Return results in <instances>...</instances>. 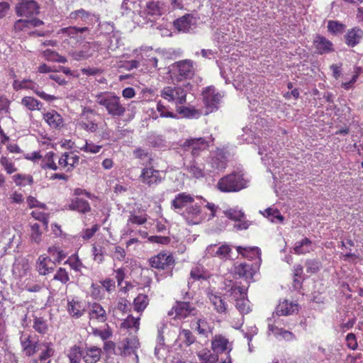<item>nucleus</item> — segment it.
Wrapping results in <instances>:
<instances>
[{
    "mask_svg": "<svg viewBox=\"0 0 363 363\" xmlns=\"http://www.w3.org/2000/svg\"><path fill=\"white\" fill-rule=\"evenodd\" d=\"M96 102L105 108L107 113L113 117H121L126 111L125 105L121 103V97L114 92H101L96 96Z\"/></svg>",
    "mask_w": 363,
    "mask_h": 363,
    "instance_id": "nucleus-1",
    "label": "nucleus"
},
{
    "mask_svg": "<svg viewBox=\"0 0 363 363\" xmlns=\"http://www.w3.org/2000/svg\"><path fill=\"white\" fill-rule=\"evenodd\" d=\"M247 186V180L241 172H233L221 177L216 188L221 192H238Z\"/></svg>",
    "mask_w": 363,
    "mask_h": 363,
    "instance_id": "nucleus-2",
    "label": "nucleus"
},
{
    "mask_svg": "<svg viewBox=\"0 0 363 363\" xmlns=\"http://www.w3.org/2000/svg\"><path fill=\"white\" fill-rule=\"evenodd\" d=\"M172 67L174 78L178 82L192 79L196 73L195 62L189 59L175 62Z\"/></svg>",
    "mask_w": 363,
    "mask_h": 363,
    "instance_id": "nucleus-3",
    "label": "nucleus"
},
{
    "mask_svg": "<svg viewBox=\"0 0 363 363\" xmlns=\"http://www.w3.org/2000/svg\"><path fill=\"white\" fill-rule=\"evenodd\" d=\"M186 91L179 86H166L160 91V96L176 105H183L186 102Z\"/></svg>",
    "mask_w": 363,
    "mask_h": 363,
    "instance_id": "nucleus-4",
    "label": "nucleus"
},
{
    "mask_svg": "<svg viewBox=\"0 0 363 363\" xmlns=\"http://www.w3.org/2000/svg\"><path fill=\"white\" fill-rule=\"evenodd\" d=\"M12 86L16 91L21 89L32 90L38 96L48 102L57 99V97L54 95H50L43 91H40L38 89V85L31 79H14Z\"/></svg>",
    "mask_w": 363,
    "mask_h": 363,
    "instance_id": "nucleus-5",
    "label": "nucleus"
},
{
    "mask_svg": "<svg viewBox=\"0 0 363 363\" xmlns=\"http://www.w3.org/2000/svg\"><path fill=\"white\" fill-rule=\"evenodd\" d=\"M22 352L28 357H33L39 350V338L35 334L21 333L19 338Z\"/></svg>",
    "mask_w": 363,
    "mask_h": 363,
    "instance_id": "nucleus-6",
    "label": "nucleus"
},
{
    "mask_svg": "<svg viewBox=\"0 0 363 363\" xmlns=\"http://www.w3.org/2000/svg\"><path fill=\"white\" fill-rule=\"evenodd\" d=\"M151 267L157 270H169L175 264V259L172 253L162 251L149 259Z\"/></svg>",
    "mask_w": 363,
    "mask_h": 363,
    "instance_id": "nucleus-7",
    "label": "nucleus"
},
{
    "mask_svg": "<svg viewBox=\"0 0 363 363\" xmlns=\"http://www.w3.org/2000/svg\"><path fill=\"white\" fill-rule=\"evenodd\" d=\"M99 49L100 44L99 43L94 41L86 42L82 46L80 50L69 51V55L77 61L84 60L94 56V53L99 52Z\"/></svg>",
    "mask_w": 363,
    "mask_h": 363,
    "instance_id": "nucleus-8",
    "label": "nucleus"
},
{
    "mask_svg": "<svg viewBox=\"0 0 363 363\" xmlns=\"http://www.w3.org/2000/svg\"><path fill=\"white\" fill-rule=\"evenodd\" d=\"M163 178L161 172L152 166L145 167L142 169L139 176V180L148 187H152L160 184Z\"/></svg>",
    "mask_w": 363,
    "mask_h": 363,
    "instance_id": "nucleus-9",
    "label": "nucleus"
},
{
    "mask_svg": "<svg viewBox=\"0 0 363 363\" xmlns=\"http://www.w3.org/2000/svg\"><path fill=\"white\" fill-rule=\"evenodd\" d=\"M57 171L71 172L79 164V157L73 152H65L60 155H57Z\"/></svg>",
    "mask_w": 363,
    "mask_h": 363,
    "instance_id": "nucleus-10",
    "label": "nucleus"
},
{
    "mask_svg": "<svg viewBox=\"0 0 363 363\" xmlns=\"http://www.w3.org/2000/svg\"><path fill=\"white\" fill-rule=\"evenodd\" d=\"M259 264L250 262H237L234 265L235 274L247 281L252 280L254 275L259 270Z\"/></svg>",
    "mask_w": 363,
    "mask_h": 363,
    "instance_id": "nucleus-11",
    "label": "nucleus"
},
{
    "mask_svg": "<svg viewBox=\"0 0 363 363\" xmlns=\"http://www.w3.org/2000/svg\"><path fill=\"white\" fill-rule=\"evenodd\" d=\"M208 142L203 138H191L186 139L182 147L185 151H191L194 157H198L201 152L206 150L208 147Z\"/></svg>",
    "mask_w": 363,
    "mask_h": 363,
    "instance_id": "nucleus-12",
    "label": "nucleus"
},
{
    "mask_svg": "<svg viewBox=\"0 0 363 363\" xmlns=\"http://www.w3.org/2000/svg\"><path fill=\"white\" fill-rule=\"evenodd\" d=\"M87 314L89 325L93 323H103L108 319V314L104 308L98 302L89 303Z\"/></svg>",
    "mask_w": 363,
    "mask_h": 363,
    "instance_id": "nucleus-13",
    "label": "nucleus"
},
{
    "mask_svg": "<svg viewBox=\"0 0 363 363\" xmlns=\"http://www.w3.org/2000/svg\"><path fill=\"white\" fill-rule=\"evenodd\" d=\"M196 308L192 303L186 301H177L168 313L169 315L175 314V319L182 320L191 315H195Z\"/></svg>",
    "mask_w": 363,
    "mask_h": 363,
    "instance_id": "nucleus-14",
    "label": "nucleus"
},
{
    "mask_svg": "<svg viewBox=\"0 0 363 363\" xmlns=\"http://www.w3.org/2000/svg\"><path fill=\"white\" fill-rule=\"evenodd\" d=\"M40 6L34 0H21L16 6V13L18 16L29 17L39 13Z\"/></svg>",
    "mask_w": 363,
    "mask_h": 363,
    "instance_id": "nucleus-15",
    "label": "nucleus"
},
{
    "mask_svg": "<svg viewBox=\"0 0 363 363\" xmlns=\"http://www.w3.org/2000/svg\"><path fill=\"white\" fill-rule=\"evenodd\" d=\"M165 12V4L159 0H150L145 4L143 13L147 17L157 19Z\"/></svg>",
    "mask_w": 363,
    "mask_h": 363,
    "instance_id": "nucleus-16",
    "label": "nucleus"
},
{
    "mask_svg": "<svg viewBox=\"0 0 363 363\" xmlns=\"http://www.w3.org/2000/svg\"><path fill=\"white\" fill-rule=\"evenodd\" d=\"M139 346V341L137 337L131 336L120 341L115 351V354L126 356L134 352Z\"/></svg>",
    "mask_w": 363,
    "mask_h": 363,
    "instance_id": "nucleus-17",
    "label": "nucleus"
},
{
    "mask_svg": "<svg viewBox=\"0 0 363 363\" xmlns=\"http://www.w3.org/2000/svg\"><path fill=\"white\" fill-rule=\"evenodd\" d=\"M236 250L239 255L245 258V262H250L251 263L261 265V250L257 247H236Z\"/></svg>",
    "mask_w": 363,
    "mask_h": 363,
    "instance_id": "nucleus-18",
    "label": "nucleus"
},
{
    "mask_svg": "<svg viewBox=\"0 0 363 363\" xmlns=\"http://www.w3.org/2000/svg\"><path fill=\"white\" fill-rule=\"evenodd\" d=\"M211 350L218 355L225 352L230 353L233 350V344L224 335H216L211 339Z\"/></svg>",
    "mask_w": 363,
    "mask_h": 363,
    "instance_id": "nucleus-19",
    "label": "nucleus"
},
{
    "mask_svg": "<svg viewBox=\"0 0 363 363\" xmlns=\"http://www.w3.org/2000/svg\"><path fill=\"white\" fill-rule=\"evenodd\" d=\"M66 308L69 316L75 319L81 318L86 311L85 302L76 298L68 299Z\"/></svg>",
    "mask_w": 363,
    "mask_h": 363,
    "instance_id": "nucleus-20",
    "label": "nucleus"
},
{
    "mask_svg": "<svg viewBox=\"0 0 363 363\" xmlns=\"http://www.w3.org/2000/svg\"><path fill=\"white\" fill-rule=\"evenodd\" d=\"M207 252L211 257H218L223 260H227L230 258L232 248L230 245L226 243H224L220 246L216 244L210 245L207 247Z\"/></svg>",
    "mask_w": 363,
    "mask_h": 363,
    "instance_id": "nucleus-21",
    "label": "nucleus"
},
{
    "mask_svg": "<svg viewBox=\"0 0 363 363\" xmlns=\"http://www.w3.org/2000/svg\"><path fill=\"white\" fill-rule=\"evenodd\" d=\"M55 354V349L51 342L41 344V351L37 358L31 359L28 363H51L50 358Z\"/></svg>",
    "mask_w": 363,
    "mask_h": 363,
    "instance_id": "nucleus-22",
    "label": "nucleus"
},
{
    "mask_svg": "<svg viewBox=\"0 0 363 363\" xmlns=\"http://www.w3.org/2000/svg\"><path fill=\"white\" fill-rule=\"evenodd\" d=\"M315 52L318 55L330 53L334 51L333 43L321 35H316L313 41Z\"/></svg>",
    "mask_w": 363,
    "mask_h": 363,
    "instance_id": "nucleus-23",
    "label": "nucleus"
},
{
    "mask_svg": "<svg viewBox=\"0 0 363 363\" xmlns=\"http://www.w3.org/2000/svg\"><path fill=\"white\" fill-rule=\"evenodd\" d=\"M194 202V197L186 192H182L177 194L171 202V208L176 211L186 208L189 204Z\"/></svg>",
    "mask_w": 363,
    "mask_h": 363,
    "instance_id": "nucleus-24",
    "label": "nucleus"
},
{
    "mask_svg": "<svg viewBox=\"0 0 363 363\" xmlns=\"http://www.w3.org/2000/svg\"><path fill=\"white\" fill-rule=\"evenodd\" d=\"M344 40L348 47H355L363 40V30L357 26L348 29L344 35Z\"/></svg>",
    "mask_w": 363,
    "mask_h": 363,
    "instance_id": "nucleus-25",
    "label": "nucleus"
},
{
    "mask_svg": "<svg viewBox=\"0 0 363 363\" xmlns=\"http://www.w3.org/2000/svg\"><path fill=\"white\" fill-rule=\"evenodd\" d=\"M55 266V262L45 255H40L36 264L37 270L41 275H46L52 272Z\"/></svg>",
    "mask_w": 363,
    "mask_h": 363,
    "instance_id": "nucleus-26",
    "label": "nucleus"
},
{
    "mask_svg": "<svg viewBox=\"0 0 363 363\" xmlns=\"http://www.w3.org/2000/svg\"><path fill=\"white\" fill-rule=\"evenodd\" d=\"M182 216L190 225H196L201 222V209L199 205H191L185 209Z\"/></svg>",
    "mask_w": 363,
    "mask_h": 363,
    "instance_id": "nucleus-27",
    "label": "nucleus"
},
{
    "mask_svg": "<svg viewBox=\"0 0 363 363\" xmlns=\"http://www.w3.org/2000/svg\"><path fill=\"white\" fill-rule=\"evenodd\" d=\"M43 119L51 128L60 129L64 126L63 118L55 110L45 113Z\"/></svg>",
    "mask_w": 363,
    "mask_h": 363,
    "instance_id": "nucleus-28",
    "label": "nucleus"
},
{
    "mask_svg": "<svg viewBox=\"0 0 363 363\" xmlns=\"http://www.w3.org/2000/svg\"><path fill=\"white\" fill-rule=\"evenodd\" d=\"M68 208L82 213H86L91 211V206L88 201L79 197L71 199L68 203Z\"/></svg>",
    "mask_w": 363,
    "mask_h": 363,
    "instance_id": "nucleus-29",
    "label": "nucleus"
},
{
    "mask_svg": "<svg viewBox=\"0 0 363 363\" xmlns=\"http://www.w3.org/2000/svg\"><path fill=\"white\" fill-rule=\"evenodd\" d=\"M194 21H195V18L191 14H185L176 19L173 24L177 30L186 33L191 28Z\"/></svg>",
    "mask_w": 363,
    "mask_h": 363,
    "instance_id": "nucleus-30",
    "label": "nucleus"
},
{
    "mask_svg": "<svg viewBox=\"0 0 363 363\" xmlns=\"http://www.w3.org/2000/svg\"><path fill=\"white\" fill-rule=\"evenodd\" d=\"M298 311V305L284 300L280 302L276 309L278 315H289Z\"/></svg>",
    "mask_w": 363,
    "mask_h": 363,
    "instance_id": "nucleus-31",
    "label": "nucleus"
},
{
    "mask_svg": "<svg viewBox=\"0 0 363 363\" xmlns=\"http://www.w3.org/2000/svg\"><path fill=\"white\" fill-rule=\"evenodd\" d=\"M187 173L193 179H201L206 177V172L203 164H200L195 161L191 162L186 167Z\"/></svg>",
    "mask_w": 363,
    "mask_h": 363,
    "instance_id": "nucleus-32",
    "label": "nucleus"
},
{
    "mask_svg": "<svg viewBox=\"0 0 363 363\" xmlns=\"http://www.w3.org/2000/svg\"><path fill=\"white\" fill-rule=\"evenodd\" d=\"M140 327V318H135L132 315L127 316L121 323V329L125 330L130 334L136 333Z\"/></svg>",
    "mask_w": 363,
    "mask_h": 363,
    "instance_id": "nucleus-33",
    "label": "nucleus"
},
{
    "mask_svg": "<svg viewBox=\"0 0 363 363\" xmlns=\"http://www.w3.org/2000/svg\"><path fill=\"white\" fill-rule=\"evenodd\" d=\"M209 164L211 167V172L223 171L228 164L227 158L224 154L220 152L212 157Z\"/></svg>",
    "mask_w": 363,
    "mask_h": 363,
    "instance_id": "nucleus-34",
    "label": "nucleus"
},
{
    "mask_svg": "<svg viewBox=\"0 0 363 363\" xmlns=\"http://www.w3.org/2000/svg\"><path fill=\"white\" fill-rule=\"evenodd\" d=\"M101 353V349L98 347L91 346L87 347L85 351V354L83 356V359L85 363H96L100 360Z\"/></svg>",
    "mask_w": 363,
    "mask_h": 363,
    "instance_id": "nucleus-35",
    "label": "nucleus"
},
{
    "mask_svg": "<svg viewBox=\"0 0 363 363\" xmlns=\"http://www.w3.org/2000/svg\"><path fill=\"white\" fill-rule=\"evenodd\" d=\"M203 96L206 106L211 108L216 107L220 99V94L216 93L214 89L210 88L203 93Z\"/></svg>",
    "mask_w": 363,
    "mask_h": 363,
    "instance_id": "nucleus-36",
    "label": "nucleus"
},
{
    "mask_svg": "<svg viewBox=\"0 0 363 363\" xmlns=\"http://www.w3.org/2000/svg\"><path fill=\"white\" fill-rule=\"evenodd\" d=\"M293 250L296 255L309 253L313 250V242L309 238H305L301 241L296 242Z\"/></svg>",
    "mask_w": 363,
    "mask_h": 363,
    "instance_id": "nucleus-37",
    "label": "nucleus"
},
{
    "mask_svg": "<svg viewBox=\"0 0 363 363\" xmlns=\"http://www.w3.org/2000/svg\"><path fill=\"white\" fill-rule=\"evenodd\" d=\"M211 277L210 273L202 265L194 267L190 272V279L194 281H205Z\"/></svg>",
    "mask_w": 363,
    "mask_h": 363,
    "instance_id": "nucleus-38",
    "label": "nucleus"
},
{
    "mask_svg": "<svg viewBox=\"0 0 363 363\" xmlns=\"http://www.w3.org/2000/svg\"><path fill=\"white\" fill-rule=\"evenodd\" d=\"M56 160L57 154L52 151L47 152L42 159L41 168L57 171Z\"/></svg>",
    "mask_w": 363,
    "mask_h": 363,
    "instance_id": "nucleus-39",
    "label": "nucleus"
},
{
    "mask_svg": "<svg viewBox=\"0 0 363 363\" xmlns=\"http://www.w3.org/2000/svg\"><path fill=\"white\" fill-rule=\"evenodd\" d=\"M209 299L217 313L220 314L227 313L228 305L221 296L212 294L209 296Z\"/></svg>",
    "mask_w": 363,
    "mask_h": 363,
    "instance_id": "nucleus-40",
    "label": "nucleus"
},
{
    "mask_svg": "<svg viewBox=\"0 0 363 363\" xmlns=\"http://www.w3.org/2000/svg\"><path fill=\"white\" fill-rule=\"evenodd\" d=\"M150 298L147 295L139 294L133 300V308L135 311L141 313L149 305Z\"/></svg>",
    "mask_w": 363,
    "mask_h": 363,
    "instance_id": "nucleus-41",
    "label": "nucleus"
},
{
    "mask_svg": "<svg viewBox=\"0 0 363 363\" xmlns=\"http://www.w3.org/2000/svg\"><path fill=\"white\" fill-rule=\"evenodd\" d=\"M89 30L88 27H82L77 28L76 26H69L66 28H61L59 31V34H65L70 39L76 40L77 38L78 34L83 33L86 31Z\"/></svg>",
    "mask_w": 363,
    "mask_h": 363,
    "instance_id": "nucleus-42",
    "label": "nucleus"
},
{
    "mask_svg": "<svg viewBox=\"0 0 363 363\" xmlns=\"http://www.w3.org/2000/svg\"><path fill=\"white\" fill-rule=\"evenodd\" d=\"M21 104L30 111H39L40 110V107L42 106V104L40 101L33 96H28L22 98Z\"/></svg>",
    "mask_w": 363,
    "mask_h": 363,
    "instance_id": "nucleus-43",
    "label": "nucleus"
},
{
    "mask_svg": "<svg viewBox=\"0 0 363 363\" xmlns=\"http://www.w3.org/2000/svg\"><path fill=\"white\" fill-rule=\"evenodd\" d=\"M213 326L206 318H199L196 321V330L200 335L207 336V334L212 333Z\"/></svg>",
    "mask_w": 363,
    "mask_h": 363,
    "instance_id": "nucleus-44",
    "label": "nucleus"
},
{
    "mask_svg": "<svg viewBox=\"0 0 363 363\" xmlns=\"http://www.w3.org/2000/svg\"><path fill=\"white\" fill-rule=\"evenodd\" d=\"M198 357L203 363H216L218 360V355L208 349L200 351L198 353Z\"/></svg>",
    "mask_w": 363,
    "mask_h": 363,
    "instance_id": "nucleus-45",
    "label": "nucleus"
},
{
    "mask_svg": "<svg viewBox=\"0 0 363 363\" xmlns=\"http://www.w3.org/2000/svg\"><path fill=\"white\" fill-rule=\"evenodd\" d=\"M303 278V267L301 264H295L293 270L294 286L296 288L301 286Z\"/></svg>",
    "mask_w": 363,
    "mask_h": 363,
    "instance_id": "nucleus-46",
    "label": "nucleus"
},
{
    "mask_svg": "<svg viewBox=\"0 0 363 363\" xmlns=\"http://www.w3.org/2000/svg\"><path fill=\"white\" fill-rule=\"evenodd\" d=\"M223 213L228 219L235 222L241 220L242 218L245 217V213L238 207L229 208L225 210Z\"/></svg>",
    "mask_w": 363,
    "mask_h": 363,
    "instance_id": "nucleus-47",
    "label": "nucleus"
},
{
    "mask_svg": "<svg viewBox=\"0 0 363 363\" xmlns=\"http://www.w3.org/2000/svg\"><path fill=\"white\" fill-rule=\"evenodd\" d=\"M235 307L240 311L241 314H247L251 311L250 306V301L247 297H236L235 298Z\"/></svg>",
    "mask_w": 363,
    "mask_h": 363,
    "instance_id": "nucleus-48",
    "label": "nucleus"
},
{
    "mask_svg": "<svg viewBox=\"0 0 363 363\" xmlns=\"http://www.w3.org/2000/svg\"><path fill=\"white\" fill-rule=\"evenodd\" d=\"M67 357L69 359V363H80L82 357L81 347L76 345L70 347L67 353Z\"/></svg>",
    "mask_w": 363,
    "mask_h": 363,
    "instance_id": "nucleus-49",
    "label": "nucleus"
},
{
    "mask_svg": "<svg viewBox=\"0 0 363 363\" xmlns=\"http://www.w3.org/2000/svg\"><path fill=\"white\" fill-rule=\"evenodd\" d=\"M169 107L165 106L161 101L157 103V111L160 113L161 118H169L174 119H178V116L172 111L169 110Z\"/></svg>",
    "mask_w": 363,
    "mask_h": 363,
    "instance_id": "nucleus-50",
    "label": "nucleus"
},
{
    "mask_svg": "<svg viewBox=\"0 0 363 363\" xmlns=\"http://www.w3.org/2000/svg\"><path fill=\"white\" fill-rule=\"evenodd\" d=\"M0 164L8 174H12L17 172L18 169L15 166L11 159L6 156H1L0 158Z\"/></svg>",
    "mask_w": 363,
    "mask_h": 363,
    "instance_id": "nucleus-51",
    "label": "nucleus"
},
{
    "mask_svg": "<svg viewBox=\"0 0 363 363\" xmlns=\"http://www.w3.org/2000/svg\"><path fill=\"white\" fill-rule=\"evenodd\" d=\"M33 328L36 332L42 335L46 334L48 330L47 322L42 317H34Z\"/></svg>",
    "mask_w": 363,
    "mask_h": 363,
    "instance_id": "nucleus-52",
    "label": "nucleus"
},
{
    "mask_svg": "<svg viewBox=\"0 0 363 363\" xmlns=\"http://www.w3.org/2000/svg\"><path fill=\"white\" fill-rule=\"evenodd\" d=\"M147 215L145 213L141 215H136L134 212H130L127 220V225H143L147 223Z\"/></svg>",
    "mask_w": 363,
    "mask_h": 363,
    "instance_id": "nucleus-53",
    "label": "nucleus"
},
{
    "mask_svg": "<svg viewBox=\"0 0 363 363\" xmlns=\"http://www.w3.org/2000/svg\"><path fill=\"white\" fill-rule=\"evenodd\" d=\"M345 25L337 21H329L327 28L333 35L342 34L345 30Z\"/></svg>",
    "mask_w": 363,
    "mask_h": 363,
    "instance_id": "nucleus-54",
    "label": "nucleus"
},
{
    "mask_svg": "<svg viewBox=\"0 0 363 363\" xmlns=\"http://www.w3.org/2000/svg\"><path fill=\"white\" fill-rule=\"evenodd\" d=\"M179 337L186 347L191 345L196 341V337L194 335L193 333L188 329L182 330L179 333Z\"/></svg>",
    "mask_w": 363,
    "mask_h": 363,
    "instance_id": "nucleus-55",
    "label": "nucleus"
},
{
    "mask_svg": "<svg viewBox=\"0 0 363 363\" xmlns=\"http://www.w3.org/2000/svg\"><path fill=\"white\" fill-rule=\"evenodd\" d=\"M65 264H69L71 269L75 272H80L81 269L84 267L82 262L79 259L78 255L74 253L69 256L65 262Z\"/></svg>",
    "mask_w": 363,
    "mask_h": 363,
    "instance_id": "nucleus-56",
    "label": "nucleus"
},
{
    "mask_svg": "<svg viewBox=\"0 0 363 363\" xmlns=\"http://www.w3.org/2000/svg\"><path fill=\"white\" fill-rule=\"evenodd\" d=\"M89 289L90 296L93 299L101 301L104 298V289L101 286V285L92 283Z\"/></svg>",
    "mask_w": 363,
    "mask_h": 363,
    "instance_id": "nucleus-57",
    "label": "nucleus"
},
{
    "mask_svg": "<svg viewBox=\"0 0 363 363\" xmlns=\"http://www.w3.org/2000/svg\"><path fill=\"white\" fill-rule=\"evenodd\" d=\"M69 17L75 21L81 20L82 22L87 23L91 18V13L83 9H80L71 12Z\"/></svg>",
    "mask_w": 363,
    "mask_h": 363,
    "instance_id": "nucleus-58",
    "label": "nucleus"
},
{
    "mask_svg": "<svg viewBox=\"0 0 363 363\" xmlns=\"http://www.w3.org/2000/svg\"><path fill=\"white\" fill-rule=\"evenodd\" d=\"M53 279L62 284H67L69 280V274L65 268L60 267L54 275Z\"/></svg>",
    "mask_w": 363,
    "mask_h": 363,
    "instance_id": "nucleus-59",
    "label": "nucleus"
},
{
    "mask_svg": "<svg viewBox=\"0 0 363 363\" xmlns=\"http://www.w3.org/2000/svg\"><path fill=\"white\" fill-rule=\"evenodd\" d=\"M306 272L310 274L317 273L321 267V263L315 259H308L305 263Z\"/></svg>",
    "mask_w": 363,
    "mask_h": 363,
    "instance_id": "nucleus-60",
    "label": "nucleus"
},
{
    "mask_svg": "<svg viewBox=\"0 0 363 363\" xmlns=\"http://www.w3.org/2000/svg\"><path fill=\"white\" fill-rule=\"evenodd\" d=\"M92 334L94 336L99 337L104 342L108 340V339H110L113 335L111 329L108 325H107V328L104 330H101L96 328H92Z\"/></svg>",
    "mask_w": 363,
    "mask_h": 363,
    "instance_id": "nucleus-61",
    "label": "nucleus"
},
{
    "mask_svg": "<svg viewBox=\"0 0 363 363\" xmlns=\"http://www.w3.org/2000/svg\"><path fill=\"white\" fill-rule=\"evenodd\" d=\"M264 215L270 219L272 222L279 220L281 223L284 221V216L281 215L280 211L277 208H268L265 210Z\"/></svg>",
    "mask_w": 363,
    "mask_h": 363,
    "instance_id": "nucleus-62",
    "label": "nucleus"
},
{
    "mask_svg": "<svg viewBox=\"0 0 363 363\" xmlns=\"http://www.w3.org/2000/svg\"><path fill=\"white\" fill-rule=\"evenodd\" d=\"M12 179L17 186H26V184H32L33 182V177L30 175L16 174L12 177Z\"/></svg>",
    "mask_w": 363,
    "mask_h": 363,
    "instance_id": "nucleus-63",
    "label": "nucleus"
},
{
    "mask_svg": "<svg viewBox=\"0 0 363 363\" xmlns=\"http://www.w3.org/2000/svg\"><path fill=\"white\" fill-rule=\"evenodd\" d=\"M102 145H95L93 143L85 142V144L79 147L80 150L87 153L96 154L100 152L102 148Z\"/></svg>",
    "mask_w": 363,
    "mask_h": 363,
    "instance_id": "nucleus-64",
    "label": "nucleus"
}]
</instances>
